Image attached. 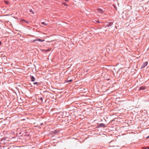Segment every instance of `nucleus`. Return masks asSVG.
Wrapping results in <instances>:
<instances>
[{
  "label": "nucleus",
  "mask_w": 149,
  "mask_h": 149,
  "mask_svg": "<svg viewBox=\"0 0 149 149\" xmlns=\"http://www.w3.org/2000/svg\"><path fill=\"white\" fill-rule=\"evenodd\" d=\"M149 137V136H148V137H147L146 138V139H147V138H148Z\"/></svg>",
  "instance_id": "nucleus-18"
},
{
  "label": "nucleus",
  "mask_w": 149,
  "mask_h": 149,
  "mask_svg": "<svg viewBox=\"0 0 149 149\" xmlns=\"http://www.w3.org/2000/svg\"><path fill=\"white\" fill-rule=\"evenodd\" d=\"M95 21L96 22H99V20L98 19H96V20H95Z\"/></svg>",
  "instance_id": "nucleus-12"
},
{
  "label": "nucleus",
  "mask_w": 149,
  "mask_h": 149,
  "mask_svg": "<svg viewBox=\"0 0 149 149\" xmlns=\"http://www.w3.org/2000/svg\"><path fill=\"white\" fill-rule=\"evenodd\" d=\"M40 41L41 42H42L44 41V40H41V39H36V40H33V42H35V41Z\"/></svg>",
  "instance_id": "nucleus-3"
},
{
  "label": "nucleus",
  "mask_w": 149,
  "mask_h": 149,
  "mask_svg": "<svg viewBox=\"0 0 149 149\" xmlns=\"http://www.w3.org/2000/svg\"><path fill=\"white\" fill-rule=\"evenodd\" d=\"M145 89H146V87H145L142 86V87H140L139 88V89L140 90H144Z\"/></svg>",
  "instance_id": "nucleus-6"
},
{
  "label": "nucleus",
  "mask_w": 149,
  "mask_h": 149,
  "mask_svg": "<svg viewBox=\"0 0 149 149\" xmlns=\"http://www.w3.org/2000/svg\"><path fill=\"white\" fill-rule=\"evenodd\" d=\"M29 11L32 14H34V12L32 10V9H29Z\"/></svg>",
  "instance_id": "nucleus-7"
},
{
  "label": "nucleus",
  "mask_w": 149,
  "mask_h": 149,
  "mask_svg": "<svg viewBox=\"0 0 149 149\" xmlns=\"http://www.w3.org/2000/svg\"><path fill=\"white\" fill-rule=\"evenodd\" d=\"M72 81V79H70V80H69V82H71Z\"/></svg>",
  "instance_id": "nucleus-16"
},
{
  "label": "nucleus",
  "mask_w": 149,
  "mask_h": 149,
  "mask_svg": "<svg viewBox=\"0 0 149 149\" xmlns=\"http://www.w3.org/2000/svg\"><path fill=\"white\" fill-rule=\"evenodd\" d=\"M143 148V149H149V147L147 146L146 147V148Z\"/></svg>",
  "instance_id": "nucleus-8"
},
{
  "label": "nucleus",
  "mask_w": 149,
  "mask_h": 149,
  "mask_svg": "<svg viewBox=\"0 0 149 149\" xmlns=\"http://www.w3.org/2000/svg\"><path fill=\"white\" fill-rule=\"evenodd\" d=\"M30 78H31V79L32 81H35V79L33 77V76H30Z\"/></svg>",
  "instance_id": "nucleus-4"
},
{
  "label": "nucleus",
  "mask_w": 149,
  "mask_h": 149,
  "mask_svg": "<svg viewBox=\"0 0 149 149\" xmlns=\"http://www.w3.org/2000/svg\"><path fill=\"white\" fill-rule=\"evenodd\" d=\"M121 70V69H120L118 71V73Z\"/></svg>",
  "instance_id": "nucleus-15"
},
{
  "label": "nucleus",
  "mask_w": 149,
  "mask_h": 149,
  "mask_svg": "<svg viewBox=\"0 0 149 149\" xmlns=\"http://www.w3.org/2000/svg\"><path fill=\"white\" fill-rule=\"evenodd\" d=\"M148 64V62H146L145 63H144L142 65L141 68H145L147 65Z\"/></svg>",
  "instance_id": "nucleus-2"
},
{
  "label": "nucleus",
  "mask_w": 149,
  "mask_h": 149,
  "mask_svg": "<svg viewBox=\"0 0 149 149\" xmlns=\"http://www.w3.org/2000/svg\"><path fill=\"white\" fill-rule=\"evenodd\" d=\"M4 2L5 4H7L8 3V2L7 1H4Z\"/></svg>",
  "instance_id": "nucleus-9"
},
{
  "label": "nucleus",
  "mask_w": 149,
  "mask_h": 149,
  "mask_svg": "<svg viewBox=\"0 0 149 149\" xmlns=\"http://www.w3.org/2000/svg\"><path fill=\"white\" fill-rule=\"evenodd\" d=\"M37 82H35L34 83V84H37Z\"/></svg>",
  "instance_id": "nucleus-17"
},
{
  "label": "nucleus",
  "mask_w": 149,
  "mask_h": 149,
  "mask_svg": "<svg viewBox=\"0 0 149 149\" xmlns=\"http://www.w3.org/2000/svg\"><path fill=\"white\" fill-rule=\"evenodd\" d=\"M97 10L98 11L97 13L100 14H102L104 13L105 12V10H103V9L101 8L97 9Z\"/></svg>",
  "instance_id": "nucleus-1"
},
{
  "label": "nucleus",
  "mask_w": 149,
  "mask_h": 149,
  "mask_svg": "<svg viewBox=\"0 0 149 149\" xmlns=\"http://www.w3.org/2000/svg\"><path fill=\"white\" fill-rule=\"evenodd\" d=\"M104 124H103V123H101L100 124V125L101 126H104Z\"/></svg>",
  "instance_id": "nucleus-14"
},
{
  "label": "nucleus",
  "mask_w": 149,
  "mask_h": 149,
  "mask_svg": "<svg viewBox=\"0 0 149 149\" xmlns=\"http://www.w3.org/2000/svg\"><path fill=\"white\" fill-rule=\"evenodd\" d=\"M42 24H45V25H47V24L45 23L44 22H42Z\"/></svg>",
  "instance_id": "nucleus-13"
},
{
  "label": "nucleus",
  "mask_w": 149,
  "mask_h": 149,
  "mask_svg": "<svg viewBox=\"0 0 149 149\" xmlns=\"http://www.w3.org/2000/svg\"><path fill=\"white\" fill-rule=\"evenodd\" d=\"M21 19V20L20 21V22H24V23H28V21H27L25 20L24 19Z\"/></svg>",
  "instance_id": "nucleus-5"
},
{
  "label": "nucleus",
  "mask_w": 149,
  "mask_h": 149,
  "mask_svg": "<svg viewBox=\"0 0 149 149\" xmlns=\"http://www.w3.org/2000/svg\"><path fill=\"white\" fill-rule=\"evenodd\" d=\"M63 4L65 5V6H68V4L66 3H63Z\"/></svg>",
  "instance_id": "nucleus-11"
},
{
  "label": "nucleus",
  "mask_w": 149,
  "mask_h": 149,
  "mask_svg": "<svg viewBox=\"0 0 149 149\" xmlns=\"http://www.w3.org/2000/svg\"><path fill=\"white\" fill-rule=\"evenodd\" d=\"M40 100L41 102H42L43 100V99L42 97H40Z\"/></svg>",
  "instance_id": "nucleus-10"
},
{
  "label": "nucleus",
  "mask_w": 149,
  "mask_h": 149,
  "mask_svg": "<svg viewBox=\"0 0 149 149\" xmlns=\"http://www.w3.org/2000/svg\"><path fill=\"white\" fill-rule=\"evenodd\" d=\"M1 44V42L0 41V45Z\"/></svg>",
  "instance_id": "nucleus-19"
}]
</instances>
